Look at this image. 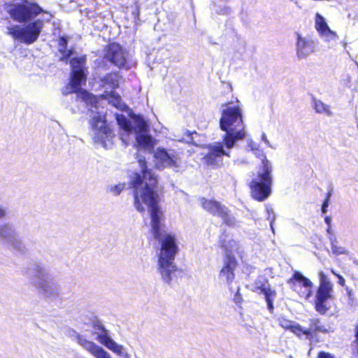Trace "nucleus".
<instances>
[{"instance_id": "obj_1", "label": "nucleus", "mask_w": 358, "mask_h": 358, "mask_svg": "<svg viewBox=\"0 0 358 358\" xmlns=\"http://www.w3.org/2000/svg\"><path fill=\"white\" fill-rule=\"evenodd\" d=\"M141 171L134 172L129 181L132 189L134 206L137 211L144 213L148 209L151 219V232L159 243L158 271L162 279L170 283L172 274L178 269L174 264L179 251L177 238L174 234L168 233L162 223L163 213L160 209V196L158 192V178L148 166L144 157L138 159Z\"/></svg>"}, {"instance_id": "obj_2", "label": "nucleus", "mask_w": 358, "mask_h": 358, "mask_svg": "<svg viewBox=\"0 0 358 358\" xmlns=\"http://www.w3.org/2000/svg\"><path fill=\"white\" fill-rule=\"evenodd\" d=\"M231 101L222 105L224 108L221 112L220 129L224 131L222 143L227 149L234 147L236 141L245 138L242 110L238 106H229Z\"/></svg>"}, {"instance_id": "obj_3", "label": "nucleus", "mask_w": 358, "mask_h": 358, "mask_svg": "<svg viewBox=\"0 0 358 358\" xmlns=\"http://www.w3.org/2000/svg\"><path fill=\"white\" fill-rule=\"evenodd\" d=\"M262 171L257 174V178L250 181L249 185L252 198L258 201H264L268 197L272 185V168L265 156L262 159Z\"/></svg>"}, {"instance_id": "obj_4", "label": "nucleus", "mask_w": 358, "mask_h": 358, "mask_svg": "<svg viewBox=\"0 0 358 358\" xmlns=\"http://www.w3.org/2000/svg\"><path fill=\"white\" fill-rule=\"evenodd\" d=\"M43 27L41 20H34L26 26L12 24L6 27V34L15 41L30 45L38 40Z\"/></svg>"}, {"instance_id": "obj_5", "label": "nucleus", "mask_w": 358, "mask_h": 358, "mask_svg": "<svg viewBox=\"0 0 358 358\" xmlns=\"http://www.w3.org/2000/svg\"><path fill=\"white\" fill-rule=\"evenodd\" d=\"M5 9L13 20L20 23L30 21L44 12L38 3L27 0H22L17 3H8Z\"/></svg>"}, {"instance_id": "obj_6", "label": "nucleus", "mask_w": 358, "mask_h": 358, "mask_svg": "<svg viewBox=\"0 0 358 358\" xmlns=\"http://www.w3.org/2000/svg\"><path fill=\"white\" fill-rule=\"evenodd\" d=\"M91 127L94 131L93 141L105 148H109L113 144L115 134L108 124L105 116L96 115L92 117Z\"/></svg>"}, {"instance_id": "obj_7", "label": "nucleus", "mask_w": 358, "mask_h": 358, "mask_svg": "<svg viewBox=\"0 0 358 358\" xmlns=\"http://www.w3.org/2000/svg\"><path fill=\"white\" fill-rule=\"evenodd\" d=\"M320 283L314 301L315 310L320 315H325L329 310L328 301L333 298V285L323 272L320 274Z\"/></svg>"}, {"instance_id": "obj_8", "label": "nucleus", "mask_w": 358, "mask_h": 358, "mask_svg": "<svg viewBox=\"0 0 358 358\" xmlns=\"http://www.w3.org/2000/svg\"><path fill=\"white\" fill-rule=\"evenodd\" d=\"M199 201L206 211L213 216L220 217L224 224L228 226H232L234 224V218L230 215L229 210L221 202L205 197L200 198Z\"/></svg>"}, {"instance_id": "obj_9", "label": "nucleus", "mask_w": 358, "mask_h": 358, "mask_svg": "<svg viewBox=\"0 0 358 358\" xmlns=\"http://www.w3.org/2000/svg\"><path fill=\"white\" fill-rule=\"evenodd\" d=\"M287 282L301 299L308 300L311 296L313 283L309 278L303 275L300 272L294 271Z\"/></svg>"}, {"instance_id": "obj_10", "label": "nucleus", "mask_w": 358, "mask_h": 358, "mask_svg": "<svg viewBox=\"0 0 358 358\" xmlns=\"http://www.w3.org/2000/svg\"><path fill=\"white\" fill-rule=\"evenodd\" d=\"M104 58L119 69L127 65V55L122 47L117 43H110L105 48Z\"/></svg>"}, {"instance_id": "obj_11", "label": "nucleus", "mask_w": 358, "mask_h": 358, "mask_svg": "<svg viewBox=\"0 0 358 358\" xmlns=\"http://www.w3.org/2000/svg\"><path fill=\"white\" fill-rule=\"evenodd\" d=\"M208 152L203 157L206 165L213 169L220 167L223 164L222 157H230V153L224 150L222 143H216L214 145L208 146Z\"/></svg>"}, {"instance_id": "obj_12", "label": "nucleus", "mask_w": 358, "mask_h": 358, "mask_svg": "<svg viewBox=\"0 0 358 358\" xmlns=\"http://www.w3.org/2000/svg\"><path fill=\"white\" fill-rule=\"evenodd\" d=\"M252 291L259 294H264L268 309L271 313H272L274 309L273 301L276 297L277 292L271 287L268 280L266 278H263L262 280H256L254 282Z\"/></svg>"}, {"instance_id": "obj_13", "label": "nucleus", "mask_w": 358, "mask_h": 358, "mask_svg": "<svg viewBox=\"0 0 358 358\" xmlns=\"http://www.w3.org/2000/svg\"><path fill=\"white\" fill-rule=\"evenodd\" d=\"M154 157L163 167L178 169L180 166L181 160L179 155H170L164 148H157Z\"/></svg>"}, {"instance_id": "obj_14", "label": "nucleus", "mask_w": 358, "mask_h": 358, "mask_svg": "<svg viewBox=\"0 0 358 358\" xmlns=\"http://www.w3.org/2000/svg\"><path fill=\"white\" fill-rule=\"evenodd\" d=\"M86 81L87 75L85 73V69L71 70L70 79V85L72 88L71 92H80L85 99L90 97L91 94L88 91L81 90V86L85 85Z\"/></svg>"}, {"instance_id": "obj_15", "label": "nucleus", "mask_w": 358, "mask_h": 358, "mask_svg": "<svg viewBox=\"0 0 358 358\" xmlns=\"http://www.w3.org/2000/svg\"><path fill=\"white\" fill-rule=\"evenodd\" d=\"M238 266V262L231 252L227 253L224 257L222 267L220 275L225 278L227 283L231 284L235 278V270Z\"/></svg>"}, {"instance_id": "obj_16", "label": "nucleus", "mask_w": 358, "mask_h": 358, "mask_svg": "<svg viewBox=\"0 0 358 358\" xmlns=\"http://www.w3.org/2000/svg\"><path fill=\"white\" fill-rule=\"evenodd\" d=\"M296 35V55L299 59L307 57L315 51V42L313 40L303 38L300 34Z\"/></svg>"}, {"instance_id": "obj_17", "label": "nucleus", "mask_w": 358, "mask_h": 358, "mask_svg": "<svg viewBox=\"0 0 358 358\" xmlns=\"http://www.w3.org/2000/svg\"><path fill=\"white\" fill-rule=\"evenodd\" d=\"M315 28L322 36L327 37L329 39H334L337 37L336 33L331 30L324 17L319 13L315 14Z\"/></svg>"}, {"instance_id": "obj_18", "label": "nucleus", "mask_w": 358, "mask_h": 358, "mask_svg": "<svg viewBox=\"0 0 358 358\" xmlns=\"http://www.w3.org/2000/svg\"><path fill=\"white\" fill-rule=\"evenodd\" d=\"M100 329L102 330L103 334L98 335L97 341L110 350L120 355L122 352V346L110 338L106 330L103 327H100Z\"/></svg>"}, {"instance_id": "obj_19", "label": "nucleus", "mask_w": 358, "mask_h": 358, "mask_svg": "<svg viewBox=\"0 0 358 358\" xmlns=\"http://www.w3.org/2000/svg\"><path fill=\"white\" fill-rule=\"evenodd\" d=\"M100 98L106 100L108 103L117 109L123 110L127 108L126 104L122 101L121 96L114 90L105 91L100 95Z\"/></svg>"}, {"instance_id": "obj_20", "label": "nucleus", "mask_w": 358, "mask_h": 358, "mask_svg": "<svg viewBox=\"0 0 358 358\" xmlns=\"http://www.w3.org/2000/svg\"><path fill=\"white\" fill-rule=\"evenodd\" d=\"M121 78L118 71L109 72L101 78V85L103 87H109L112 90H115L120 87Z\"/></svg>"}, {"instance_id": "obj_21", "label": "nucleus", "mask_w": 358, "mask_h": 358, "mask_svg": "<svg viewBox=\"0 0 358 358\" xmlns=\"http://www.w3.org/2000/svg\"><path fill=\"white\" fill-rule=\"evenodd\" d=\"M69 38L66 36H59L58 38V51L61 53L59 61L67 62L73 53V49H68Z\"/></svg>"}, {"instance_id": "obj_22", "label": "nucleus", "mask_w": 358, "mask_h": 358, "mask_svg": "<svg viewBox=\"0 0 358 358\" xmlns=\"http://www.w3.org/2000/svg\"><path fill=\"white\" fill-rule=\"evenodd\" d=\"M309 326L310 327L308 329V331H310L309 341H313L319 333L326 334L328 332V330L324 325L322 324L319 318L310 319Z\"/></svg>"}, {"instance_id": "obj_23", "label": "nucleus", "mask_w": 358, "mask_h": 358, "mask_svg": "<svg viewBox=\"0 0 358 358\" xmlns=\"http://www.w3.org/2000/svg\"><path fill=\"white\" fill-rule=\"evenodd\" d=\"M136 143L142 148H153L154 143L152 138L149 134H138L136 138Z\"/></svg>"}, {"instance_id": "obj_24", "label": "nucleus", "mask_w": 358, "mask_h": 358, "mask_svg": "<svg viewBox=\"0 0 358 358\" xmlns=\"http://www.w3.org/2000/svg\"><path fill=\"white\" fill-rule=\"evenodd\" d=\"M86 62L85 55L80 57H75L70 60V64L72 70L74 69H84V65Z\"/></svg>"}, {"instance_id": "obj_25", "label": "nucleus", "mask_w": 358, "mask_h": 358, "mask_svg": "<svg viewBox=\"0 0 358 358\" xmlns=\"http://www.w3.org/2000/svg\"><path fill=\"white\" fill-rule=\"evenodd\" d=\"M290 331L299 338H301L302 336H306V338L309 340L310 331H308V329H304L299 324H294Z\"/></svg>"}, {"instance_id": "obj_26", "label": "nucleus", "mask_w": 358, "mask_h": 358, "mask_svg": "<svg viewBox=\"0 0 358 358\" xmlns=\"http://www.w3.org/2000/svg\"><path fill=\"white\" fill-rule=\"evenodd\" d=\"M314 109L315 111L318 113H324L327 115H331V112L329 109V106L324 104L321 101H314Z\"/></svg>"}, {"instance_id": "obj_27", "label": "nucleus", "mask_w": 358, "mask_h": 358, "mask_svg": "<svg viewBox=\"0 0 358 358\" xmlns=\"http://www.w3.org/2000/svg\"><path fill=\"white\" fill-rule=\"evenodd\" d=\"M117 121L119 125L126 131L132 130L131 122L124 115H117Z\"/></svg>"}, {"instance_id": "obj_28", "label": "nucleus", "mask_w": 358, "mask_h": 358, "mask_svg": "<svg viewBox=\"0 0 358 358\" xmlns=\"http://www.w3.org/2000/svg\"><path fill=\"white\" fill-rule=\"evenodd\" d=\"M331 250L332 252L336 255L348 254V250L344 247L338 245L337 244V241L335 239L331 241Z\"/></svg>"}, {"instance_id": "obj_29", "label": "nucleus", "mask_w": 358, "mask_h": 358, "mask_svg": "<svg viewBox=\"0 0 358 358\" xmlns=\"http://www.w3.org/2000/svg\"><path fill=\"white\" fill-rule=\"evenodd\" d=\"M136 122L139 131L145 132L148 130V125L143 118L138 117Z\"/></svg>"}, {"instance_id": "obj_30", "label": "nucleus", "mask_w": 358, "mask_h": 358, "mask_svg": "<svg viewBox=\"0 0 358 358\" xmlns=\"http://www.w3.org/2000/svg\"><path fill=\"white\" fill-rule=\"evenodd\" d=\"M278 323L279 325L282 327L283 329L286 330L291 331L292 327L294 326V324H292V322L285 318V317H280L278 319Z\"/></svg>"}, {"instance_id": "obj_31", "label": "nucleus", "mask_w": 358, "mask_h": 358, "mask_svg": "<svg viewBox=\"0 0 358 358\" xmlns=\"http://www.w3.org/2000/svg\"><path fill=\"white\" fill-rule=\"evenodd\" d=\"M13 231L8 224H3L0 227V237L7 238L11 236Z\"/></svg>"}, {"instance_id": "obj_32", "label": "nucleus", "mask_w": 358, "mask_h": 358, "mask_svg": "<svg viewBox=\"0 0 358 358\" xmlns=\"http://www.w3.org/2000/svg\"><path fill=\"white\" fill-rule=\"evenodd\" d=\"M125 185L124 183L118 184L115 185L111 188V190L114 192L115 195H118L120 192L124 189Z\"/></svg>"}, {"instance_id": "obj_33", "label": "nucleus", "mask_w": 358, "mask_h": 358, "mask_svg": "<svg viewBox=\"0 0 358 358\" xmlns=\"http://www.w3.org/2000/svg\"><path fill=\"white\" fill-rule=\"evenodd\" d=\"M317 358H334V357L330 352L320 351L317 353Z\"/></svg>"}, {"instance_id": "obj_34", "label": "nucleus", "mask_w": 358, "mask_h": 358, "mask_svg": "<svg viewBox=\"0 0 358 358\" xmlns=\"http://www.w3.org/2000/svg\"><path fill=\"white\" fill-rule=\"evenodd\" d=\"M234 301L238 304V305H241L243 302V298H242V296H241V294L240 293L239 290H238L236 294H234Z\"/></svg>"}, {"instance_id": "obj_35", "label": "nucleus", "mask_w": 358, "mask_h": 358, "mask_svg": "<svg viewBox=\"0 0 358 358\" xmlns=\"http://www.w3.org/2000/svg\"><path fill=\"white\" fill-rule=\"evenodd\" d=\"M329 202L327 201V199H324L322 204V213H325L327 211V208L329 206Z\"/></svg>"}, {"instance_id": "obj_36", "label": "nucleus", "mask_w": 358, "mask_h": 358, "mask_svg": "<svg viewBox=\"0 0 358 358\" xmlns=\"http://www.w3.org/2000/svg\"><path fill=\"white\" fill-rule=\"evenodd\" d=\"M133 15L134 17V18L136 20H138L139 19V15H140V7L139 6H137L135 10L133 12Z\"/></svg>"}, {"instance_id": "obj_37", "label": "nucleus", "mask_w": 358, "mask_h": 358, "mask_svg": "<svg viewBox=\"0 0 358 358\" xmlns=\"http://www.w3.org/2000/svg\"><path fill=\"white\" fill-rule=\"evenodd\" d=\"M331 217L329 216H326L324 217V222L327 224L328 225V229H327V231H329V229H330V225H331Z\"/></svg>"}, {"instance_id": "obj_38", "label": "nucleus", "mask_w": 358, "mask_h": 358, "mask_svg": "<svg viewBox=\"0 0 358 358\" xmlns=\"http://www.w3.org/2000/svg\"><path fill=\"white\" fill-rule=\"evenodd\" d=\"M337 276L338 278V282H339V284L341 285L342 286H343L345 285V279L341 275H337Z\"/></svg>"}, {"instance_id": "obj_39", "label": "nucleus", "mask_w": 358, "mask_h": 358, "mask_svg": "<svg viewBox=\"0 0 358 358\" xmlns=\"http://www.w3.org/2000/svg\"><path fill=\"white\" fill-rule=\"evenodd\" d=\"M331 196V191H329V192L326 194V196H325V199H327V201H329V202Z\"/></svg>"}, {"instance_id": "obj_40", "label": "nucleus", "mask_w": 358, "mask_h": 358, "mask_svg": "<svg viewBox=\"0 0 358 358\" xmlns=\"http://www.w3.org/2000/svg\"><path fill=\"white\" fill-rule=\"evenodd\" d=\"M5 215V210L0 207V218L4 217Z\"/></svg>"}]
</instances>
